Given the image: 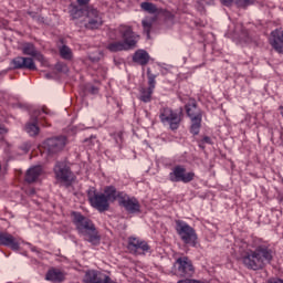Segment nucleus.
Returning <instances> with one entry per match:
<instances>
[{"mask_svg": "<svg viewBox=\"0 0 283 283\" xmlns=\"http://www.w3.org/2000/svg\"><path fill=\"white\" fill-rule=\"evenodd\" d=\"M243 266L249 271H262L273 262V250L266 245H258L254 250H245L241 254Z\"/></svg>", "mask_w": 283, "mask_h": 283, "instance_id": "f257e3e1", "label": "nucleus"}, {"mask_svg": "<svg viewBox=\"0 0 283 283\" xmlns=\"http://www.w3.org/2000/svg\"><path fill=\"white\" fill-rule=\"evenodd\" d=\"M72 218L77 233L82 235L86 242L98 247V244H101V233L98 229H96L94 221L76 211L72 212Z\"/></svg>", "mask_w": 283, "mask_h": 283, "instance_id": "f03ea898", "label": "nucleus"}, {"mask_svg": "<svg viewBox=\"0 0 283 283\" xmlns=\"http://www.w3.org/2000/svg\"><path fill=\"white\" fill-rule=\"evenodd\" d=\"M118 32L123 41L111 42L107 44L106 49L109 52H123V50H132L136 48V34L129 25H120Z\"/></svg>", "mask_w": 283, "mask_h": 283, "instance_id": "7ed1b4c3", "label": "nucleus"}, {"mask_svg": "<svg viewBox=\"0 0 283 283\" xmlns=\"http://www.w3.org/2000/svg\"><path fill=\"white\" fill-rule=\"evenodd\" d=\"M184 119L185 113L182 111V107H180L179 109L161 107L159 109L160 123H163V125H168L171 132H178Z\"/></svg>", "mask_w": 283, "mask_h": 283, "instance_id": "20e7f679", "label": "nucleus"}, {"mask_svg": "<svg viewBox=\"0 0 283 283\" xmlns=\"http://www.w3.org/2000/svg\"><path fill=\"white\" fill-rule=\"evenodd\" d=\"M185 109L191 122L190 134H192V136H198L202 128V109L198 107V102H196V99H189L185 105Z\"/></svg>", "mask_w": 283, "mask_h": 283, "instance_id": "39448f33", "label": "nucleus"}, {"mask_svg": "<svg viewBox=\"0 0 283 283\" xmlns=\"http://www.w3.org/2000/svg\"><path fill=\"white\" fill-rule=\"evenodd\" d=\"M53 174L55 176V180L66 189H70L76 180V175H74L72 168L63 161H56L53 168Z\"/></svg>", "mask_w": 283, "mask_h": 283, "instance_id": "423d86ee", "label": "nucleus"}, {"mask_svg": "<svg viewBox=\"0 0 283 283\" xmlns=\"http://www.w3.org/2000/svg\"><path fill=\"white\" fill-rule=\"evenodd\" d=\"M175 224L177 234L184 244H188L189 247H196L198 244V233H196V229L179 219L175 220Z\"/></svg>", "mask_w": 283, "mask_h": 283, "instance_id": "0eeeda50", "label": "nucleus"}, {"mask_svg": "<svg viewBox=\"0 0 283 283\" xmlns=\"http://www.w3.org/2000/svg\"><path fill=\"white\" fill-rule=\"evenodd\" d=\"M103 13L94 8V6H87L86 15L83 21L85 30H99V28H103Z\"/></svg>", "mask_w": 283, "mask_h": 283, "instance_id": "6e6552de", "label": "nucleus"}, {"mask_svg": "<svg viewBox=\"0 0 283 283\" xmlns=\"http://www.w3.org/2000/svg\"><path fill=\"white\" fill-rule=\"evenodd\" d=\"M174 273L177 277H192L196 268L189 256H179L174 263Z\"/></svg>", "mask_w": 283, "mask_h": 283, "instance_id": "1a4fd4ad", "label": "nucleus"}, {"mask_svg": "<svg viewBox=\"0 0 283 283\" xmlns=\"http://www.w3.org/2000/svg\"><path fill=\"white\" fill-rule=\"evenodd\" d=\"M41 111H34L33 115L31 116V120L25 125V132L30 136H39V133L41 132V128H39V123L42 125V127H52V124L48 122L46 117H40Z\"/></svg>", "mask_w": 283, "mask_h": 283, "instance_id": "9d476101", "label": "nucleus"}, {"mask_svg": "<svg viewBox=\"0 0 283 283\" xmlns=\"http://www.w3.org/2000/svg\"><path fill=\"white\" fill-rule=\"evenodd\" d=\"M196 172H187L185 166H175L172 171L169 174L170 182H184L185 185L193 181Z\"/></svg>", "mask_w": 283, "mask_h": 283, "instance_id": "9b49d317", "label": "nucleus"}, {"mask_svg": "<svg viewBox=\"0 0 283 283\" xmlns=\"http://www.w3.org/2000/svg\"><path fill=\"white\" fill-rule=\"evenodd\" d=\"M88 202L93 206L94 209L103 213L109 211V201L103 192L88 191Z\"/></svg>", "mask_w": 283, "mask_h": 283, "instance_id": "f8f14e48", "label": "nucleus"}, {"mask_svg": "<svg viewBox=\"0 0 283 283\" xmlns=\"http://www.w3.org/2000/svg\"><path fill=\"white\" fill-rule=\"evenodd\" d=\"M66 143L65 136L51 137L44 142V149L51 155L59 154V151H63Z\"/></svg>", "mask_w": 283, "mask_h": 283, "instance_id": "ddd939ff", "label": "nucleus"}, {"mask_svg": "<svg viewBox=\"0 0 283 283\" xmlns=\"http://www.w3.org/2000/svg\"><path fill=\"white\" fill-rule=\"evenodd\" d=\"M119 207H123L127 213H140V201L126 192L120 197Z\"/></svg>", "mask_w": 283, "mask_h": 283, "instance_id": "4468645a", "label": "nucleus"}, {"mask_svg": "<svg viewBox=\"0 0 283 283\" xmlns=\"http://www.w3.org/2000/svg\"><path fill=\"white\" fill-rule=\"evenodd\" d=\"M0 247H8L11 251H19L21 249V239L10 234V232L0 231Z\"/></svg>", "mask_w": 283, "mask_h": 283, "instance_id": "2eb2a0df", "label": "nucleus"}, {"mask_svg": "<svg viewBox=\"0 0 283 283\" xmlns=\"http://www.w3.org/2000/svg\"><path fill=\"white\" fill-rule=\"evenodd\" d=\"M84 283H112V277L99 271L88 270L84 275Z\"/></svg>", "mask_w": 283, "mask_h": 283, "instance_id": "dca6fc26", "label": "nucleus"}, {"mask_svg": "<svg viewBox=\"0 0 283 283\" xmlns=\"http://www.w3.org/2000/svg\"><path fill=\"white\" fill-rule=\"evenodd\" d=\"M11 64L13 65V70L36 71V64L32 57L17 56L11 61Z\"/></svg>", "mask_w": 283, "mask_h": 283, "instance_id": "f3484780", "label": "nucleus"}, {"mask_svg": "<svg viewBox=\"0 0 283 283\" xmlns=\"http://www.w3.org/2000/svg\"><path fill=\"white\" fill-rule=\"evenodd\" d=\"M127 249L132 253H147L149 249H151V247H149V243H147V241L130 237L128 239Z\"/></svg>", "mask_w": 283, "mask_h": 283, "instance_id": "a211bd4d", "label": "nucleus"}, {"mask_svg": "<svg viewBox=\"0 0 283 283\" xmlns=\"http://www.w3.org/2000/svg\"><path fill=\"white\" fill-rule=\"evenodd\" d=\"M270 45L277 54H283V29H275L271 32Z\"/></svg>", "mask_w": 283, "mask_h": 283, "instance_id": "6ab92c4d", "label": "nucleus"}, {"mask_svg": "<svg viewBox=\"0 0 283 283\" xmlns=\"http://www.w3.org/2000/svg\"><path fill=\"white\" fill-rule=\"evenodd\" d=\"M22 54L27 56H32L35 61H39L40 63H45V56L41 54L36 50V46H34L32 43H24L21 48Z\"/></svg>", "mask_w": 283, "mask_h": 283, "instance_id": "aec40b11", "label": "nucleus"}, {"mask_svg": "<svg viewBox=\"0 0 283 283\" xmlns=\"http://www.w3.org/2000/svg\"><path fill=\"white\" fill-rule=\"evenodd\" d=\"M104 195L106 196V200L108 202H116L118 200V205L120 203V198L125 196L124 191H118L114 186H106L104 188Z\"/></svg>", "mask_w": 283, "mask_h": 283, "instance_id": "412c9836", "label": "nucleus"}, {"mask_svg": "<svg viewBox=\"0 0 283 283\" xmlns=\"http://www.w3.org/2000/svg\"><path fill=\"white\" fill-rule=\"evenodd\" d=\"M42 175H43V167L33 166L27 170L24 180L29 185H32V182H36V180H39V177H41Z\"/></svg>", "mask_w": 283, "mask_h": 283, "instance_id": "4be33fe9", "label": "nucleus"}, {"mask_svg": "<svg viewBox=\"0 0 283 283\" xmlns=\"http://www.w3.org/2000/svg\"><path fill=\"white\" fill-rule=\"evenodd\" d=\"M149 53L145 50H138L133 55L134 63H137V65L145 66L147 63H149Z\"/></svg>", "mask_w": 283, "mask_h": 283, "instance_id": "5701e85b", "label": "nucleus"}, {"mask_svg": "<svg viewBox=\"0 0 283 283\" xmlns=\"http://www.w3.org/2000/svg\"><path fill=\"white\" fill-rule=\"evenodd\" d=\"M87 7H78L77 4H70L69 14L73 20L81 19L85 14H87Z\"/></svg>", "mask_w": 283, "mask_h": 283, "instance_id": "b1692460", "label": "nucleus"}, {"mask_svg": "<svg viewBox=\"0 0 283 283\" xmlns=\"http://www.w3.org/2000/svg\"><path fill=\"white\" fill-rule=\"evenodd\" d=\"M45 280L49 282H63L65 280V274L56 269H51L45 275Z\"/></svg>", "mask_w": 283, "mask_h": 283, "instance_id": "393cba45", "label": "nucleus"}, {"mask_svg": "<svg viewBox=\"0 0 283 283\" xmlns=\"http://www.w3.org/2000/svg\"><path fill=\"white\" fill-rule=\"evenodd\" d=\"M223 6H231V3H235L238 8H248V6H253L255 0H221Z\"/></svg>", "mask_w": 283, "mask_h": 283, "instance_id": "a878e982", "label": "nucleus"}, {"mask_svg": "<svg viewBox=\"0 0 283 283\" xmlns=\"http://www.w3.org/2000/svg\"><path fill=\"white\" fill-rule=\"evenodd\" d=\"M156 21V18H147L142 21V25L144 28V34H146L147 39H150L151 34V28H154V22Z\"/></svg>", "mask_w": 283, "mask_h": 283, "instance_id": "bb28decb", "label": "nucleus"}, {"mask_svg": "<svg viewBox=\"0 0 283 283\" xmlns=\"http://www.w3.org/2000/svg\"><path fill=\"white\" fill-rule=\"evenodd\" d=\"M140 8L145 10V12H148L149 14H158L159 10L156 4L151 2H143L140 4Z\"/></svg>", "mask_w": 283, "mask_h": 283, "instance_id": "cd10ccee", "label": "nucleus"}, {"mask_svg": "<svg viewBox=\"0 0 283 283\" xmlns=\"http://www.w3.org/2000/svg\"><path fill=\"white\" fill-rule=\"evenodd\" d=\"M151 94H154L151 88H142L139 98L143 103H151Z\"/></svg>", "mask_w": 283, "mask_h": 283, "instance_id": "c85d7f7f", "label": "nucleus"}, {"mask_svg": "<svg viewBox=\"0 0 283 283\" xmlns=\"http://www.w3.org/2000/svg\"><path fill=\"white\" fill-rule=\"evenodd\" d=\"M60 55L62 56V59H64L65 61H72V49H70L67 45H63L60 49Z\"/></svg>", "mask_w": 283, "mask_h": 283, "instance_id": "c756f323", "label": "nucleus"}, {"mask_svg": "<svg viewBox=\"0 0 283 283\" xmlns=\"http://www.w3.org/2000/svg\"><path fill=\"white\" fill-rule=\"evenodd\" d=\"M148 90H156V74L151 73V69H147Z\"/></svg>", "mask_w": 283, "mask_h": 283, "instance_id": "7c9ffc66", "label": "nucleus"}, {"mask_svg": "<svg viewBox=\"0 0 283 283\" xmlns=\"http://www.w3.org/2000/svg\"><path fill=\"white\" fill-rule=\"evenodd\" d=\"M40 112V116L39 118H45L44 116H41V114H46L48 116H50V111L46 106H43L42 109H38Z\"/></svg>", "mask_w": 283, "mask_h": 283, "instance_id": "2f4dec72", "label": "nucleus"}, {"mask_svg": "<svg viewBox=\"0 0 283 283\" xmlns=\"http://www.w3.org/2000/svg\"><path fill=\"white\" fill-rule=\"evenodd\" d=\"M87 91L90 92V94H98L99 88L97 86L92 85L87 87Z\"/></svg>", "mask_w": 283, "mask_h": 283, "instance_id": "473e14b6", "label": "nucleus"}, {"mask_svg": "<svg viewBox=\"0 0 283 283\" xmlns=\"http://www.w3.org/2000/svg\"><path fill=\"white\" fill-rule=\"evenodd\" d=\"M77 1V6L80 8H83L84 6H88L90 4V0H76Z\"/></svg>", "mask_w": 283, "mask_h": 283, "instance_id": "72a5a7b5", "label": "nucleus"}, {"mask_svg": "<svg viewBox=\"0 0 283 283\" xmlns=\"http://www.w3.org/2000/svg\"><path fill=\"white\" fill-rule=\"evenodd\" d=\"M268 283H283V280L280 277H270Z\"/></svg>", "mask_w": 283, "mask_h": 283, "instance_id": "f704fd0d", "label": "nucleus"}, {"mask_svg": "<svg viewBox=\"0 0 283 283\" xmlns=\"http://www.w3.org/2000/svg\"><path fill=\"white\" fill-rule=\"evenodd\" d=\"M8 134V128H6V125L0 123V135Z\"/></svg>", "mask_w": 283, "mask_h": 283, "instance_id": "c9c22d12", "label": "nucleus"}, {"mask_svg": "<svg viewBox=\"0 0 283 283\" xmlns=\"http://www.w3.org/2000/svg\"><path fill=\"white\" fill-rule=\"evenodd\" d=\"M201 143H206L207 145H211V137L205 136L201 140Z\"/></svg>", "mask_w": 283, "mask_h": 283, "instance_id": "e433bc0d", "label": "nucleus"}, {"mask_svg": "<svg viewBox=\"0 0 283 283\" xmlns=\"http://www.w3.org/2000/svg\"><path fill=\"white\" fill-rule=\"evenodd\" d=\"M29 193H30L31 196H34V195L36 193V190H34V188H32V189L29 190Z\"/></svg>", "mask_w": 283, "mask_h": 283, "instance_id": "4c0bfd02", "label": "nucleus"}, {"mask_svg": "<svg viewBox=\"0 0 283 283\" xmlns=\"http://www.w3.org/2000/svg\"><path fill=\"white\" fill-rule=\"evenodd\" d=\"M118 138H123V133L117 134Z\"/></svg>", "mask_w": 283, "mask_h": 283, "instance_id": "58836bf2", "label": "nucleus"}, {"mask_svg": "<svg viewBox=\"0 0 283 283\" xmlns=\"http://www.w3.org/2000/svg\"><path fill=\"white\" fill-rule=\"evenodd\" d=\"M245 36H249V32L248 31H245Z\"/></svg>", "mask_w": 283, "mask_h": 283, "instance_id": "ea45409f", "label": "nucleus"}]
</instances>
